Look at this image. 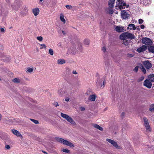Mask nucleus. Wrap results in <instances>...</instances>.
Listing matches in <instances>:
<instances>
[{"label": "nucleus", "mask_w": 154, "mask_h": 154, "mask_svg": "<svg viewBox=\"0 0 154 154\" xmlns=\"http://www.w3.org/2000/svg\"><path fill=\"white\" fill-rule=\"evenodd\" d=\"M134 38V36L133 34L128 32L123 33L120 36V38L122 40H125L128 38L132 39Z\"/></svg>", "instance_id": "1"}, {"label": "nucleus", "mask_w": 154, "mask_h": 154, "mask_svg": "<svg viewBox=\"0 0 154 154\" xmlns=\"http://www.w3.org/2000/svg\"><path fill=\"white\" fill-rule=\"evenodd\" d=\"M116 3V8L117 9L121 10L128 6V5H127L124 1L122 0H117Z\"/></svg>", "instance_id": "2"}, {"label": "nucleus", "mask_w": 154, "mask_h": 154, "mask_svg": "<svg viewBox=\"0 0 154 154\" xmlns=\"http://www.w3.org/2000/svg\"><path fill=\"white\" fill-rule=\"evenodd\" d=\"M61 116L63 118L66 119L69 122L71 123L73 126H76V124L72 119L67 115L61 113Z\"/></svg>", "instance_id": "3"}, {"label": "nucleus", "mask_w": 154, "mask_h": 154, "mask_svg": "<svg viewBox=\"0 0 154 154\" xmlns=\"http://www.w3.org/2000/svg\"><path fill=\"white\" fill-rule=\"evenodd\" d=\"M105 81L103 78H99L97 79L96 82V85L98 88H103L104 87V85L105 84Z\"/></svg>", "instance_id": "4"}, {"label": "nucleus", "mask_w": 154, "mask_h": 154, "mask_svg": "<svg viewBox=\"0 0 154 154\" xmlns=\"http://www.w3.org/2000/svg\"><path fill=\"white\" fill-rule=\"evenodd\" d=\"M56 139L57 141L62 143L63 144L69 146L70 147H74V145L72 143L63 139L57 137L56 138Z\"/></svg>", "instance_id": "5"}, {"label": "nucleus", "mask_w": 154, "mask_h": 154, "mask_svg": "<svg viewBox=\"0 0 154 154\" xmlns=\"http://www.w3.org/2000/svg\"><path fill=\"white\" fill-rule=\"evenodd\" d=\"M21 5L22 4L20 0H15L14 3L12 5V7L14 10L17 11Z\"/></svg>", "instance_id": "6"}, {"label": "nucleus", "mask_w": 154, "mask_h": 154, "mask_svg": "<svg viewBox=\"0 0 154 154\" xmlns=\"http://www.w3.org/2000/svg\"><path fill=\"white\" fill-rule=\"evenodd\" d=\"M143 121L144 126L146 129L147 132H150L151 131V128L149 125L148 119L146 117L143 118Z\"/></svg>", "instance_id": "7"}, {"label": "nucleus", "mask_w": 154, "mask_h": 154, "mask_svg": "<svg viewBox=\"0 0 154 154\" xmlns=\"http://www.w3.org/2000/svg\"><path fill=\"white\" fill-rule=\"evenodd\" d=\"M142 42L147 45H152V40L147 38H143L142 40Z\"/></svg>", "instance_id": "8"}, {"label": "nucleus", "mask_w": 154, "mask_h": 154, "mask_svg": "<svg viewBox=\"0 0 154 154\" xmlns=\"http://www.w3.org/2000/svg\"><path fill=\"white\" fill-rule=\"evenodd\" d=\"M106 140L114 146L117 149H120V146H119L117 143L115 141L109 139H106Z\"/></svg>", "instance_id": "9"}, {"label": "nucleus", "mask_w": 154, "mask_h": 154, "mask_svg": "<svg viewBox=\"0 0 154 154\" xmlns=\"http://www.w3.org/2000/svg\"><path fill=\"white\" fill-rule=\"evenodd\" d=\"M28 8L26 6H24L23 9L20 12V14L21 16H24L26 15L28 13Z\"/></svg>", "instance_id": "10"}, {"label": "nucleus", "mask_w": 154, "mask_h": 154, "mask_svg": "<svg viewBox=\"0 0 154 154\" xmlns=\"http://www.w3.org/2000/svg\"><path fill=\"white\" fill-rule=\"evenodd\" d=\"M143 64L145 67L147 69H149L152 67L151 63L148 60L143 61Z\"/></svg>", "instance_id": "11"}, {"label": "nucleus", "mask_w": 154, "mask_h": 154, "mask_svg": "<svg viewBox=\"0 0 154 154\" xmlns=\"http://www.w3.org/2000/svg\"><path fill=\"white\" fill-rule=\"evenodd\" d=\"M143 85L149 88H150L151 87L152 84L149 80L146 79L144 82Z\"/></svg>", "instance_id": "12"}, {"label": "nucleus", "mask_w": 154, "mask_h": 154, "mask_svg": "<svg viewBox=\"0 0 154 154\" xmlns=\"http://www.w3.org/2000/svg\"><path fill=\"white\" fill-rule=\"evenodd\" d=\"M129 15L125 11H122L121 13V17L123 19H126L129 17Z\"/></svg>", "instance_id": "13"}, {"label": "nucleus", "mask_w": 154, "mask_h": 154, "mask_svg": "<svg viewBox=\"0 0 154 154\" xmlns=\"http://www.w3.org/2000/svg\"><path fill=\"white\" fill-rule=\"evenodd\" d=\"M147 49V47L145 45H143L142 46L137 49V51L139 53L144 51Z\"/></svg>", "instance_id": "14"}, {"label": "nucleus", "mask_w": 154, "mask_h": 154, "mask_svg": "<svg viewBox=\"0 0 154 154\" xmlns=\"http://www.w3.org/2000/svg\"><path fill=\"white\" fill-rule=\"evenodd\" d=\"M12 132L14 134L16 135L17 137H20L21 139L23 138V136L18 131L15 129H12Z\"/></svg>", "instance_id": "15"}, {"label": "nucleus", "mask_w": 154, "mask_h": 154, "mask_svg": "<svg viewBox=\"0 0 154 154\" xmlns=\"http://www.w3.org/2000/svg\"><path fill=\"white\" fill-rule=\"evenodd\" d=\"M124 27L117 26L115 28V30L119 32H124Z\"/></svg>", "instance_id": "16"}, {"label": "nucleus", "mask_w": 154, "mask_h": 154, "mask_svg": "<svg viewBox=\"0 0 154 154\" xmlns=\"http://www.w3.org/2000/svg\"><path fill=\"white\" fill-rule=\"evenodd\" d=\"M32 12L35 16L38 15L39 13V9L38 8H35L32 9Z\"/></svg>", "instance_id": "17"}, {"label": "nucleus", "mask_w": 154, "mask_h": 154, "mask_svg": "<svg viewBox=\"0 0 154 154\" xmlns=\"http://www.w3.org/2000/svg\"><path fill=\"white\" fill-rule=\"evenodd\" d=\"M96 96L95 94H92L89 96L88 99L91 101H94L96 99Z\"/></svg>", "instance_id": "18"}, {"label": "nucleus", "mask_w": 154, "mask_h": 154, "mask_svg": "<svg viewBox=\"0 0 154 154\" xmlns=\"http://www.w3.org/2000/svg\"><path fill=\"white\" fill-rule=\"evenodd\" d=\"M65 91L63 89L61 88L58 91V94L59 95L62 97L64 94Z\"/></svg>", "instance_id": "19"}, {"label": "nucleus", "mask_w": 154, "mask_h": 154, "mask_svg": "<svg viewBox=\"0 0 154 154\" xmlns=\"http://www.w3.org/2000/svg\"><path fill=\"white\" fill-rule=\"evenodd\" d=\"M115 0H109V8H112L114 6V5Z\"/></svg>", "instance_id": "20"}, {"label": "nucleus", "mask_w": 154, "mask_h": 154, "mask_svg": "<svg viewBox=\"0 0 154 154\" xmlns=\"http://www.w3.org/2000/svg\"><path fill=\"white\" fill-rule=\"evenodd\" d=\"M127 29H129L131 30L133 29L135 30L136 29L135 25L133 24H130L128 25Z\"/></svg>", "instance_id": "21"}, {"label": "nucleus", "mask_w": 154, "mask_h": 154, "mask_svg": "<svg viewBox=\"0 0 154 154\" xmlns=\"http://www.w3.org/2000/svg\"><path fill=\"white\" fill-rule=\"evenodd\" d=\"M64 15L62 14H60V20L64 24L65 23H66V20L64 18Z\"/></svg>", "instance_id": "22"}, {"label": "nucleus", "mask_w": 154, "mask_h": 154, "mask_svg": "<svg viewBox=\"0 0 154 154\" xmlns=\"http://www.w3.org/2000/svg\"><path fill=\"white\" fill-rule=\"evenodd\" d=\"M65 63V60L62 59H60L57 60V63L59 64H62Z\"/></svg>", "instance_id": "23"}, {"label": "nucleus", "mask_w": 154, "mask_h": 154, "mask_svg": "<svg viewBox=\"0 0 154 154\" xmlns=\"http://www.w3.org/2000/svg\"><path fill=\"white\" fill-rule=\"evenodd\" d=\"M148 49L150 52L154 53V46H151L148 47Z\"/></svg>", "instance_id": "24"}, {"label": "nucleus", "mask_w": 154, "mask_h": 154, "mask_svg": "<svg viewBox=\"0 0 154 154\" xmlns=\"http://www.w3.org/2000/svg\"><path fill=\"white\" fill-rule=\"evenodd\" d=\"M93 126L95 128L98 129L101 131H102L103 130V128L97 124H94L93 125Z\"/></svg>", "instance_id": "25"}, {"label": "nucleus", "mask_w": 154, "mask_h": 154, "mask_svg": "<svg viewBox=\"0 0 154 154\" xmlns=\"http://www.w3.org/2000/svg\"><path fill=\"white\" fill-rule=\"evenodd\" d=\"M149 80L151 82L154 81V74L150 75L148 77Z\"/></svg>", "instance_id": "26"}, {"label": "nucleus", "mask_w": 154, "mask_h": 154, "mask_svg": "<svg viewBox=\"0 0 154 154\" xmlns=\"http://www.w3.org/2000/svg\"><path fill=\"white\" fill-rule=\"evenodd\" d=\"M93 94L91 91L90 90H88L85 93V94L87 96H90L91 95Z\"/></svg>", "instance_id": "27"}, {"label": "nucleus", "mask_w": 154, "mask_h": 154, "mask_svg": "<svg viewBox=\"0 0 154 154\" xmlns=\"http://www.w3.org/2000/svg\"><path fill=\"white\" fill-rule=\"evenodd\" d=\"M12 81L15 83H20L21 82V80L18 78H15L12 80Z\"/></svg>", "instance_id": "28"}, {"label": "nucleus", "mask_w": 154, "mask_h": 154, "mask_svg": "<svg viewBox=\"0 0 154 154\" xmlns=\"http://www.w3.org/2000/svg\"><path fill=\"white\" fill-rule=\"evenodd\" d=\"M112 8H108L107 10V11L108 13L110 14H112L113 13V11L112 9Z\"/></svg>", "instance_id": "29"}, {"label": "nucleus", "mask_w": 154, "mask_h": 154, "mask_svg": "<svg viewBox=\"0 0 154 154\" xmlns=\"http://www.w3.org/2000/svg\"><path fill=\"white\" fill-rule=\"evenodd\" d=\"M149 110L151 112H154V104H152L150 105Z\"/></svg>", "instance_id": "30"}, {"label": "nucleus", "mask_w": 154, "mask_h": 154, "mask_svg": "<svg viewBox=\"0 0 154 154\" xmlns=\"http://www.w3.org/2000/svg\"><path fill=\"white\" fill-rule=\"evenodd\" d=\"M123 44L126 46L128 45L129 44V41L125 40H123Z\"/></svg>", "instance_id": "31"}, {"label": "nucleus", "mask_w": 154, "mask_h": 154, "mask_svg": "<svg viewBox=\"0 0 154 154\" xmlns=\"http://www.w3.org/2000/svg\"><path fill=\"white\" fill-rule=\"evenodd\" d=\"M84 44L87 45H88L90 43V41L88 39H85L84 40Z\"/></svg>", "instance_id": "32"}, {"label": "nucleus", "mask_w": 154, "mask_h": 154, "mask_svg": "<svg viewBox=\"0 0 154 154\" xmlns=\"http://www.w3.org/2000/svg\"><path fill=\"white\" fill-rule=\"evenodd\" d=\"M140 68L141 69L142 71L144 73H146V70L143 66L141 65Z\"/></svg>", "instance_id": "33"}, {"label": "nucleus", "mask_w": 154, "mask_h": 154, "mask_svg": "<svg viewBox=\"0 0 154 154\" xmlns=\"http://www.w3.org/2000/svg\"><path fill=\"white\" fill-rule=\"evenodd\" d=\"M27 71L29 73H32L33 71V69L32 68L28 67L27 69Z\"/></svg>", "instance_id": "34"}, {"label": "nucleus", "mask_w": 154, "mask_h": 154, "mask_svg": "<svg viewBox=\"0 0 154 154\" xmlns=\"http://www.w3.org/2000/svg\"><path fill=\"white\" fill-rule=\"evenodd\" d=\"M48 53L51 55H53L54 54V51L52 49H50L49 50Z\"/></svg>", "instance_id": "35"}, {"label": "nucleus", "mask_w": 154, "mask_h": 154, "mask_svg": "<svg viewBox=\"0 0 154 154\" xmlns=\"http://www.w3.org/2000/svg\"><path fill=\"white\" fill-rule=\"evenodd\" d=\"M79 48L78 49V52H81L82 51V45L81 44H80L79 45Z\"/></svg>", "instance_id": "36"}, {"label": "nucleus", "mask_w": 154, "mask_h": 154, "mask_svg": "<svg viewBox=\"0 0 154 154\" xmlns=\"http://www.w3.org/2000/svg\"><path fill=\"white\" fill-rule=\"evenodd\" d=\"M145 5L150 4L151 3L150 0H144Z\"/></svg>", "instance_id": "37"}, {"label": "nucleus", "mask_w": 154, "mask_h": 154, "mask_svg": "<svg viewBox=\"0 0 154 154\" xmlns=\"http://www.w3.org/2000/svg\"><path fill=\"white\" fill-rule=\"evenodd\" d=\"M36 38L37 39L40 41H42L43 39V37L41 36H38Z\"/></svg>", "instance_id": "38"}, {"label": "nucleus", "mask_w": 154, "mask_h": 154, "mask_svg": "<svg viewBox=\"0 0 154 154\" xmlns=\"http://www.w3.org/2000/svg\"><path fill=\"white\" fill-rule=\"evenodd\" d=\"M40 45L42 47H41L40 48V49H42L43 48H46L47 47L44 44H42Z\"/></svg>", "instance_id": "39"}, {"label": "nucleus", "mask_w": 154, "mask_h": 154, "mask_svg": "<svg viewBox=\"0 0 154 154\" xmlns=\"http://www.w3.org/2000/svg\"><path fill=\"white\" fill-rule=\"evenodd\" d=\"M66 7L68 9H72V6L70 5H66Z\"/></svg>", "instance_id": "40"}, {"label": "nucleus", "mask_w": 154, "mask_h": 154, "mask_svg": "<svg viewBox=\"0 0 154 154\" xmlns=\"http://www.w3.org/2000/svg\"><path fill=\"white\" fill-rule=\"evenodd\" d=\"M144 76H141L138 79V82H141L143 81L144 79Z\"/></svg>", "instance_id": "41"}, {"label": "nucleus", "mask_w": 154, "mask_h": 154, "mask_svg": "<svg viewBox=\"0 0 154 154\" xmlns=\"http://www.w3.org/2000/svg\"><path fill=\"white\" fill-rule=\"evenodd\" d=\"M30 119L35 124H37L38 123V121L36 120H35L32 119Z\"/></svg>", "instance_id": "42"}, {"label": "nucleus", "mask_w": 154, "mask_h": 154, "mask_svg": "<svg viewBox=\"0 0 154 154\" xmlns=\"http://www.w3.org/2000/svg\"><path fill=\"white\" fill-rule=\"evenodd\" d=\"M138 68H139L138 66H136L135 67V68H134V69L133 70L135 72H137L138 70Z\"/></svg>", "instance_id": "43"}, {"label": "nucleus", "mask_w": 154, "mask_h": 154, "mask_svg": "<svg viewBox=\"0 0 154 154\" xmlns=\"http://www.w3.org/2000/svg\"><path fill=\"white\" fill-rule=\"evenodd\" d=\"M63 151L64 152L68 153L69 152V150L66 149H63Z\"/></svg>", "instance_id": "44"}, {"label": "nucleus", "mask_w": 154, "mask_h": 154, "mask_svg": "<svg viewBox=\"0 0 154 154\" xmlns=\"http://www.w3.org/2000/svg\"><path fill=\"white\" fill-rule=\"evenodd\" d=\"M66 71L67 72H68V73H70L71 72V69L68 68H66Z\"/></svg>", "instance_id": "45"}, {"label": "nucleus", "mask_w": 154, "mask_h": 154, "mask_svg": "<svg viewBox=\"0 0 154 154\" xmlns=\"http://www.w3.org/2000/svg\"><path fill=\"white\" fill-rule=\"evenodd\" d=\"M138 21H139V23L140 24H141L143 23V20L142 19H140Z\"/></svg>", "instance_id": "46"}, {"label": "nucleus", "mask_w": 154, "mask_h": 154, "mask_svg": "<svg viewBox=\"0 0 154 154\" xmlns=\"http://www.w3.org/2000/svg\"><path fill=\"white\" fill-rule=\"evenodd\" d=\"M5 148L7 149H9L10 148V147L9 145H6L5 146Z\"/></svg>", "instance_id": "47"}, {"label": "nucleus", "mask_w": 154, "mask_h": 154, "mask_svg": "<svg viewBox=\"0 0 154 154\" xmlns=\"http://www.w3.org/2000/svg\"><path fill=\"white\" fill-rule=\"evenodd\" d=\"M102 50L103 52H105L106 51V48L105 47H103L102 48Z\"/></svg>", "instance_id": "48"}, {"label": "nucleus", "mask_w": 154, "mask_h": 154, "mask_svg": "<svg viewBox=\"0 0 154 154\" xmlns=\"http://www.w3.org/2000/svg\"><path fill=\"white\" fill-rule=\"evenodd\" d=\"M72 73L73 74L77 75L78 74L77 72H76L75 70H74L72 72Z\"/></svg>", "instance_id": "49"}, {"label": "nucleus", "mask_w": 154, "mask_h": 154, "mask_svg": "<svg viewBox=\"0 0 154 154\" xmlns=\"http://www.w3.org/2000/svg\"><path fill=\"white\" fill-rule=\"evenodd\" d=\"M80 109L81 111H84L85 110V108L84 107H81L80 108Z\"/></svg>", "instance_id": "50"}, {"label": "nucleus", "mask_w": 154, "mask_h": 154, "mask_svg": "<svg viewBox=\"0 0 154 154\" xmlns=\"http://www.w3.org/2000/svg\"><path fill=\"white\" fill-rule=\"evenodd\" d=\"M0 31L1 32H4L5 31V29L3 28H1L0 29Z\"/></svg>", "instance_id": "51"}, {"label": "nucleus", "mask_w": 154, "mask_h": 154, "mask_svg": "<svg viewBox=\"0 0 154 154\" xmlns=\"http://www.w3.org/2000/svg\"><path fill=\"white\" fill-rule=\"evenodd\" d=\"M69 98L68 97H66L65 99V101L66 102L68 101H69Z\"/></svg>", "instance_id": "52"}, {"label": "nucleus", "mask_w": 154, "mask_h": 154, "mask_svg": "<svg viewBox=\"0 0 154 154\" xmlns=\"http://www.w3.org/2000/svg\"><path fill=\"white\" fill-rule=\"evenodd\" d=\"M144 25H141V26H140V28H141V29H143L144 28Z\"/></svg>", "instance_id": "53"}, {"label": "nucleus", "mask_w": 154, "mask_h": 154, "mask_svg": "<svg viewBox=\"0 0 154 154\" xmlns=\"http://www.w3.org/2000/svg\"><path fill=\"white\" fill-rule=\"evenodd\" d=\"M39 4H40L41 5H42V2H43V0H39Z\"/></svg>", "instance_id": "54"}, {"label": "nucleus", "mask_w": 154, "mask_h": 154, "mask_svg": "<svg viewBox=\"0 0 154 154\" xmlns=\"http://www.w3.org/2000/svg\"><path fill=\"white\" fill-rule=\"evenodd\" d=\"M61 44L59 42L57 44V45L59 47H60L61 46Z\"/></svg>", "instance_id": "55"}, {"label": "nucleus", "mask_w": 154, "mask_h": 154, "mask_svg": "<svg viewBox=\"0 0 154 154\" xmlns=\"http://www.w3.org/2000/svg\"><path fill=\"white\" fill-rule=\"evenodd\" d=\"M54 105L56 107L59 106V105L57 103H55Z\"/></svg>", "instance_id": "56"}, {"label": "nucleus", "mask_w": 154, "mask_h": 154, "mask_svg": "<svg viewBox=\"0 0 154 154\" xmlns=\"http://www.w3.org/2000/svg\"><path fill=\"white\" fill-rule=\"evenodd\" d=\"M42 152H43L45 154H48L47 152H45L43 150L42 151Z\"/></svg>", "instance_id": "57"}, {"label": "nucleus", "mask_w": 154, "mask_h": 154, "mask_svg": "<svg viewBox=\"0 0 154 154\" xmlns=\"http://www.w3.org/2000/svg\"><path fill=\"white\" fill-rule=\"evenodd\" d=\"M62 33H63V34L64 35H65L66 34V32H65L64 31H62Z\"/></svg>", "instance_id": "58"}, {"label": "nucleus", "mask_w": 154, "mask_h": 154, "mask_svg": "<svg viewBox=\"0 0 154 154\" xmlns=\"http://www.w3.org/2000/svg\"><path fill=\"white\" fill-rule=\"evenodd\" d=\"M2 117V116L0 114V121L1 120Z\"/></svg>", "instance_id": "59"}, {"label": "nucleus", "mask_w": 154, "mask_h": 154, "mask_svg": "<svg viewBox=\"0 0 154 154\" xmlns=\"http://www.w3.org/2000/svg\"><path fill=\"white\" fill-rule=\"evenodd\" d=\"M122 116H124V112H122Z\"/></svg>", "instance_id": "60"}, {"label": "nucleus", "mask_w": 154, "mask_h": 154, "mask_svg": "<svg viewBox=\"0 0 154 154\" xmlns=\"http://www.w3.org/2000/svg\"><path fill=\"white\" fill-rule=\"evenodd\" d=\"M6 2H8L9 1V0H5Z\"/></svg>", "instance_id": "61"}, {"label": "nucleus", "mask_w": 154, "mask_h": 154, "mask_svg": "<svg viewBox=\"0 0 154 154\" xmlns=\"http://www.w3.org/2000/svg\"><path fill=\"white\" fill-rule=\"evenodd\" d=\"M10 138L8 137V140L9 141L10 140Z\"/></svg>", "instance_id": "62"}, {"label": "nucleus", "mask_w": 154, "mask_h": 154, "mask_svg": "<svg viewBox=\"0 0 154 154\" xmlns=\"http://www.w3.org/2000/svg\"><path fill=\"white\" fill-rule=\"evenodd\" d=\"M116 14H118V12H117V11L116 12Z\"/></svg>", "instance_id": "63"}, {"label": "nucleus", "mask_w": 154, "mask_h": 154, "mask_svg": "<svg viewBox=\"0 0 154 154\" xmlns=\"http://www.w3.org/2000/svg\"><path fill=\"white\" fill-rule=\"evenodd\" d=\"M0 80L1 81V79L0 78Z\"/></svg>", "instance_id": "64"}]
</instances>
